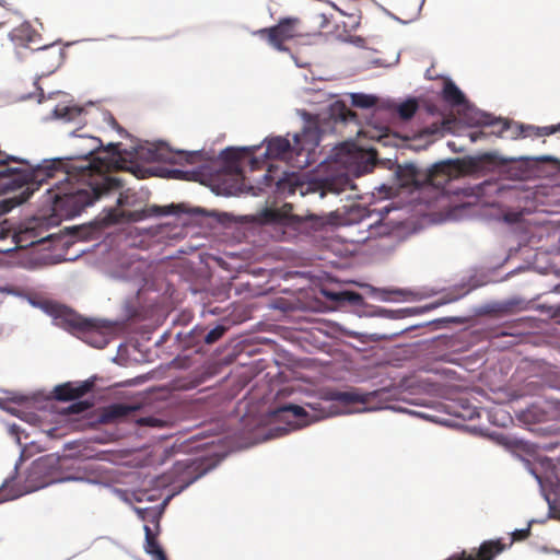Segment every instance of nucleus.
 <instances>
[{
  "mask_svg": "<svg viewBox=\"0 0 560 560\" xmlns=\"http://www.w3.org/2000/svg\"><path fill=\"white\" fill-rule=\"evenodd\" d=\"M2 24V21L0 20V25Z\"/></svg>",
  "mask_w": 560,
  "mask_h": 560,
  "instance_id": "37998d69",
  "label": "nucleus"
},
{
  "mask_svg": "<svg viewBox=\"0 0 560 560\" xmlns=\"http://www.w3.org/2000/svg\"><path fill=\"white\" fill-rule=\"evenodd\" d=\"M137 423L140 425H149L155 428H162L164 421L154 417H143L137 420Z\"/></svg>",
  "mask_w": 560,
  "mask_h": 560,
  "instance_id": "2f4dec72",
  "label": "nucleus"
},
{
  "mask_svg": "<svg viewBox=\"0 0 560 560\" xmlns=\"http://www.w3.org/2000/svg\"><path fill=\"white\" fill-rule=\"evenodd\" d=\"M418 109V102L415 98H410L399 104L397 113L401 119H410Z\"/></svg>",
  "mask_w": 560,
  "mask_h": 560,
  "instance_id": "4be33fe9",
  "label": "nucleus"
},
{
  "mask_svg": "<svg viewBox=\"0 0 560 560\" xmlns=\"http://www.w3.org/2000/svg\"><path fill=\"white\" fill-rule=\"evenodd\" d=\"M89 407L88 404H84V402H77V404H73L71 407H70V411L71 412H81L83 410H85L86 408Z\"/></svg>",
  "mask_w": 560,
  "mask_h": 560,
  "instance_id": "c9c22d12",
  "label": "nucleus"
},
{
  "mask_svg": "<svg viewBox=\"0 0 560 560\" xmlns=\"http://www.w3.org/2000/svg\"><path fill=\"white\" fill-rule=\"evenodd\" d=\"M56 113L58 116L62 117V118H66L68 120H72L74 119L75 117L80 116L82 114V108L80 107H77V106H73V107H68V106H65V107H58L56 109Z\"/></svg>",
  "mask_w": 560,
  "mask_h": 560,
  "instance_id": "c85d7f7f",
  "label": "nucleus"
},
{
  "mask_svg": "<svg viewBox=\"0 0 560 560\" xmlns=\"http://www.w3.org/2000/svg\"><path fill=\"white\" fill-rule=\"evenodd\" d=\"M398 177L402 186L420 189L424 187V170L413 164H407L398 171Z\"/></svg>",
  "mask_w": 560,
  "mask_h": 560,
  "instance_id": "f8f14e48",
  "label": "nucleus"
},
{
  "mask_svg": "<svg viewBox=\"0 0 560 560\" xmlns=\"http://www.w3.org/2000/svg\"><path fill=\"white\" fill-rule=\"evenodd\" d=\"M350 185V179L346 175L326 178L323 183V194H340Z\"/></svg>",
  "mask_w": 560,
  "mask_h": 560,
  "instance_id": "aec40b11",
  "label": "nucleus"
},
{
  "mask_svg": "<svg viewBox=\"0 0 560 560\" xmlns=\"http://www.w3.org/2000/svg\"><path fill=\"white\" fill-rule=\"evenodd\" d=\"M442 100L452 107H459L467 104L465 94L452 80H445L441 92Z\"/></svg>",
  "mask_w": 560,
  "mask_h": 560,
  "instance_id": "4468645a",
  "label": "nucleus"
},
{
  "mask_svg": "<svg viewBox=\"0 0 560 560\" xmlns=\"http://www.w3.org/2000/svg\"><path fill=\"white\" fill-rule=\"evenodd\" d=\"M392 234V228L382 221L371 224L368 238L384 237Z\"/></svg>",
  "mask_w": 560,
  "mask_h": 560,
  "instance_id": "b1692460",
  "label": "nucleus"
},
{
  "mask_svg": "<svg viewBox=\"0 0 560 560\" xmlns=\"http://www.w3.org/2000/svg\"><path fill=\"white\" fill-rule=\"evenodd\" d=\"M138 516L143 520L148 521L150 520L152 523H154L155 527L159 528V521H158V514L152 509H137Z\"/></svg>",
  "mask_w": 560,
  "mask_h": 560,
  "instance_id": "7c9ffc66",
  "label": "nucleus"
},
{
  "mask_svg": "<svg viewBox=\"0 0 560 560\" xmlns=\"http://www.w3.org/2000/svg\"><path fill=\"white\" fill-rule=\"evenodd\" d=\"M508 545L502 539H490L481 542L476 552H467L463 550L454 553L445 560H493L498 555L502 553Z\"/></svg>",
  "mask_w": 560,
  "mask_h": 560,
  "instance_id": "6e6552de",
  "label": "nucleus"
},
{
  "mask_svg": "<svg viewBox=\"0 0 560 560\" xmlns=\"http://www.w3.org/2000/svg\"><path fill=\"white\" fill-rule=\"evenodd\" d=\"M262 180L265 187H271L275 184L277 192L288 195H293L295 192L296 185L292 183L291 178L276 177L272 165H270L267 173L262 176Z\"/></svg>",
  "mask_w": 560,
  "mask_h": 560,
  "instance_id": "dca6fc26",
  "label": "nucleus"
},
{
  "mask_svg": "<svg viewBox=\"0 0 560 560\" xmlns=\"http://www.w3.org/2000/svg\"><path fill=\"white\" fill-rule=\"evenodd\" d=\"M300 23L301 21L298 18H284L277 25L261 28L257 34L262 38H267L269 44L276 49L285 50L283 44L301 35Z\"/></svg>",
  "mask_w": 560,
  "mask_h": 560,
  "instance_id": "39448f33",
  "label": "nucleus"
},
{
  "mask_svg": "<svg viewBox=\"0 0 560 560\" xmlns=\"http://www.w3.org/2000/svg\"><path fill=\"white\" fill-rule=\"evenodd\" d=\"M150 159L153 161H161V162H168V163H188L194 164L197 161L200 160V153L199 152H172L170 148L164 144L160 143L158 145H154V149L149 150Z\"/></svg>",
  "mask_w": 560,
  "mask_h": 560,
  "instance_id": "1a4fd4ad",
  "label": "nucleus"
},
{
  "mask_svg": "<svg viewBox=\"0 0 560 560\" xmlns=\"http://www.w3.org/2000/svg\"><path fill=\"white\" fill-rule=\"evenodd\" d=\"M529 535H530V527H527L524 529H517V530L513 532L512 541L510 542L509 546H511L514 540H524V539L528 538Z\"/></svg>",
  "mask_w": 560,
  "mask_h": 560,
  "instance_id": "473e14b6",
  "label": "nucleus"
},
{
  "mask_svg": "<svg viewBox=\"0 0 560 560\" xmlns=\"http://www.w3.org/2000/svg\"><path fill=\"white\" fill-rule=\"evenodd\" d=\"M57 469L58 459L54 455L42 456L32 464L27 480L34 489L44 488L54 482Z\"/></svg>",
  "mask_w": 560,
  "mask_h": 560,
  "instance_id": "423d86ee",
  "label": "nucleus"
},
{
  "mask_svg": "<svg viewBox=\"0 0 560 560\" xmlns=\"http://www.w3.org/2000/svg\"><path fill=\"white\" fill-rule=\"evenodd\" d=\"M497 163L494 153H482L476 156H467L462 160H448L434 164L431 168L424 170V187L431 186L444 190L446 185L462 175L472 174L481 171L486 165Z\"/></svg>",
  "mask_w": 560,
  "mask_h": 560,
  "instance_id": "f03ea898",
  "label": "nucleus"
},
{
  "mask_svg": "<svg viewBox=\"0 0 560 560\" xmlns=\"http://www.w3.org/2000/svg\"><path fill=\"white\" fill-rule=\"evenodd\" d=\"M491 125H493L494 127H498V130L497 131H493V133H497L498 136H502L504 133V131L508 130L509 128V122L506 120H497L495 122H492Z\"/></svg>",
  "mask_w": 560,
  "mask_h": 560,
  "instance_id": "f704fd0d",
  "label": "nucleus"
},
{
  "mask_svg": "<svg viewBox=\"0 0 560 560\" xmlns=\"http://www.w3.org/2000/svg\"><path fill=\"white\" fill-rule=\"evenodd\" d=\"M307 407L311 408L315 412L312 420H319V419L329 417L334 413L332 411L327 410L326 407H324L322 401L312 402V404L310 402V404H307Z\"/></svg>",
  "mask_w": 560,
  "mask_h": 560,
  "instance_id": "a878e982",
  "label": "nucleus"
},
{
  "mask_svg": "<svg viewBox=\"0 0 560 560\" xmlns=\"http://www.w3.org/2000/svg\"><path fill=\"white\" fill-rule=\"evenodd\" d=\"M486 137V132L485 131H474L470 133V140L472 142H476L478 141L479 139Z\"/></svg>",
  "mask_w": 560,
  "mask_h": 560,
  "instance_id": "e433bc0d",
  "label": "nucleus"
},
{
  "mask_svg": "<svg viewBox=\"0 0 560 560\" xmlns=\"http://www.w3.org/2000/svg\"><path fill=\"white\" fill-rule=\"evenodd\" d=\"M377 98L363 93L351 94V104L359 108H371L376 105Z\"/></svg>",
  "mask_w": 560,
  "mask_h": 560,
  "instance_id": "412c9836",
  "label": "nucleus"
},
{
  "mask_svg": "<svg viewBox=\"0 0 560 560\" xmlns=\"http://www.w3.org/2000/svg\"><path fill=\"white\" fill-rule=\"evenodd\" d=\"M440 132V127L436 125H433L432 127H429L424 130V133L427 135H435Z\"/></svg>",
  "mask_w": 560,
  "mask_h": 560,
  "instance_id": "4c0bfd02",
  "label": "nucleus"
},
{
  "mask_svg": "<svg viewBox=\"0 0 560 560\" xmlns=\"http://www.w3.org/2000/svg\"><path fill=\"white\" fill-rule=\"evenodd\" d=\"M10 497H8L7 494H4V490L3 489H0V503L9 500Z\"/></svg>",
  "mask_w": 560,
  "mask_h": 560,
  "instance_id": "ea45409f",
  "label": "nucleus"
},
{
  "mask_svg": "<svg viewBox=\"0 0 560 560\" xmlns=\"http://www.w3.org/2000/svg\"><path fill=\"white\" fill-rule=\"evenodd\" d=\"M52 59H54V61H58V59H59V52L58 51L54 52Z\"/></svg>",
  "mask_w": 560,
  "mask_h": 560,
  "instance_id": "a19ab883",
  "label": "nucleus"
},
{
  "mask_svg": "<svg viewBox=\"0 0 560 560\" xmlns=\"http://www.w3.org/2000/svg\"><path fill=\"white\" fill-rule=\"evenodd\" d=\"M335 300L347 301L352 304H359L362 301V295L353 291H343L331 296Z\"/></svg>",
  "mask_w": 560,
  "mask_h": 560,
  "instance_id": "bb28decb",
  "label": "nucleus"
},
{
  "mask_svg": "<svg viewBox=\"0 0 560 560\" xmlns=\"http://www.w3.org/2000/svg\"><path fill=\"white\" fill-rule=\"evenodd\" d=\"M285 413H291L292 417L296 419L306 418L308 416L303 407L292 404L284 405L276 411V415L279 418H282Z\"/></svg>",
  "mask_w": 560,
  "mask_h": 560,
  "instance_id": "5701e85b",
  "label": "nucleus"
},
{
  "mask_svg": "<svg viewBox=\"0 0 560 560\" xmlns=\"http://www.w3.org/2000/svg\"><path fill=\"white\" fill-rule=\"evenodd\" d=\"M9 38L15 49L25 48L38 52L37 58L39 61H44L46 59L45 54L55 48L54 44H44L42 34L28 22H24L14 27L9 33Z\"/></svg>",
  "mask_w": 560,
  "mask_h": 560,
  "instance_id": "20e7f679",
  "label": "nucleus"
},
{
  "mask_svg": "<svg viewBox=\"0 0 560 560\" xmlns=\"http://www.w3.org/2000/svg\"><path fill=\"white\" fill-rule=\"evenodd\" d=\"M173 177L175 178H184L185 172L180 170H174L172 171Z\"/></svg>",
  "mask_w": 560,
  "mask_h": 560,
  "instance_id": "58836bf2",
  "label": "nucleus"
},
{
  "mask_svg": "<svg viewBox=\"0 0 560 560\" xmlns=\"http://www.w3.org/2000/svg\"><path fill=\"white\" fill-rule=\"evenodd\" d=\"M198 469L199 465L194 460L178 462L174 466V472L176 475L187 476V479L183 478V481H185L186 486L190 485L192 481L203 475L205 471H198Z\"/></svg>",
  "mask_w": 560,
  "mask_h": 560,
  "instance_id": "a211bd4d",
  "label": "nucleus"
},
{
  "mask_svg": "<svg viewBox=\"0 0 560 560\" xmlns=\"http://www.w3.org/2000/svg\"><path fill=\"white\" fill-rule=\"evenodd\" d=\"M137 410L138 405L112 404L103 409L100 419L103 423H112L128 418Z\"/></svg>",
  "mask_w": 560,
  "mask_h": 560,
  "instance_id": "9b49d317",
  "label": "nucleus"
},
{
  "mask_svg": "<svg viewBox=\"0 0 560 560\" xmlns=\"http://www.w3.org/2000/svg\"><path fill=\"white\" fill-rule=\"evenodd\" d=\"M225 332L226 327L223 325H218L205 336V342L208 345H212L217 342L219 339H221Z\"/></svg>",
  "mask_w": 560,
  "mask_h": 560,
  "instance_id": "cd10ccee",
  "label": "nucleus"
},
{
  "mask_svg": "<svg viewBox=\"0 0 560 560\" xmlns=\"http://www.w3.org/2000/svg\"><path fill=\"white\" fill-rule=\"evenodd\" d=\"M281 219V214L276 210H266L264 212V221L268 223L279 222Z\"/></svg>",
  "mask_w": 560,
  "mask_h": 560,
  "instance_id": "72a5a7b5",
  "label": "nucleus"
},
{
  "mask_svg": "<svg viewBox=\"0 0 560 560\" xmlns=\"http://www.w3.org/2000/svg\"><path fill=\"white\" fill-rule=\"evenodd\" d=\"M550 404L545 401L544 404L535 402L530 405L526 410L522 412V419L527 423H540L550 420L549 417Z\"/></svg>",
  "mask_w": 560,
  "mask_h": 560,
  "instance_id": "2eb2a0df",
  "label": "nucleus"
},
{
  "mask_svg": "<svg viewBox=\"0 0 560 560\" xmlns=\"http://www.w3.org/2000/svg\"><path fill=\"white\" fill-rule=\"evenodd\" d=\"M145 544L144 550L148 555L152 556L153 560H167V557L159 545L156 539V533L149 525H144Z\"/></svg>",
  "mask_w": 560,
  "mask_h": 560,
  "instance_id": "f3484780",
  "label": "nucleus"
},
{
  "mask_svg": "<svg viewBox=\"0 0 560 560\" xmlns=\"http://www.w3.org/2000/svg\"><path fill=\"white\" fill-rule=\"evenodd\" d=\"M330 116L335 120L343 122L355 121L357 113L349 108L343 102H335L330 107Z\"/></svg>",
  "mask_w": 560,
  "mask_h": 560,
  "instance_id": "6ab92c4d",
  "label": "nucleus"
},
{
  "mask_svg": "<svg viewBox=\"0 0 560 560\" xmlns=\"http://www.w3.org/2000/svg\"><path fill=\"white\" fill-rule=\"evenodd\" d=\"M526 129L532 131V135H534V136L545 137V136L553 135L558 130H560V124L557 126H546V127L528 126ZM528 136H530V133H528Z\"/></svg>",
  "mask_w": 560,
  "mask_h": 560,
  "instance_id": "393cba45",
  "label": "nucleus"
},
{
  "mask_svg": "<svg viewBox=\"0 0 560 560\" xmlns=\"http://www.w3.org/2000/svg\"><path fill=\"white\" fill-rule=\"evenodd\" d=\"M54 316L57 324L71 331H91L95 324L92 319H88L75 313L74 311L62 306L56 305L54 307Z\"/></svg>",
  "mask_w": 560,
  "mask_h": 560,
  "instance_id": "0eeeda50",
  "label": "nucleus"
},
{
  "mask_svg": "<svg viewBox=\"0 0 560 560\" xmlns=\"http://www.w3.org/2000/svg\"><path fill=\"white\" fill-rule=\"evenodd\" d=\"M371 394H359L354 390L349 392H340V390H331L327 392L324 396V400L327 401H338L343 405H351L355 402L368 404L370 400Z\"/></svg>",
  "mask_w": 560,
  "mask_h": 560,
  "instance_id": "ddd939ff",
  "label": "nucleus"
},
{
  "mask_svg": "<svg viewBox=\"0 0 560 560\" xmlns=\"http://www.w3.org/2000/svg\"><path fill=\"white\" fill-rule=\"evenodd\" d=\"M93 386L94 383L91 381L81 383L68 382L56 386L54 389V395L55 398L59 401H69L81 398L90 390H92Z\"/></svg>",
  "mask_w": 560,
  "mask_h": 560,
  "instance_id": "9d476101",
  "label": "nucleus"
},
{
  "mask_svg": "<svg viewBox=\"0 0 560 560\" xmlns=\"http://www.w3.org/2000/svg\"><path fill=\"white\" fill-rule=\"evenodd\" d=\"M119 147H104L98 138L80 136L74 154L36 167L0 151V195L21 188L15 199L22 203L48 179L59 178L47 189L54 211L66 218L77 217L95 200L122 187L119 178L108 175L120 167Z\"/></svg>",
  "mask_w": 560,
  "mask_h": 560,
  "instance_id": "f257e3e1",
  "label": "nucleus"
},
{
  "mask_svg": "<svg viewBox=\"0 0 560 560\" xmlns=\"http://www.w3.org/2000/svg\"><path fill=\"white\" fill-rule=\"evenodd\" d=\"M319 144V133L316 128H307L302 133L294 136V144L282 137L272 138L268 141L266 155L268 159L289 160L293 152L296 156L304 159L298 161L299 167H305L310 164V154Z\"/></svg>",
  "mask_w": 560,
  "mask_h": 560,
  "instance_id": "7ed1b4c3",
  "label": "nucleus"
},
{
  "mask_svg": "<svg viewBox=\"0 0 560 560\" xmlns=\"http://www.w3.org/2000/svg\"><path fill=\"white\" fill-rule=\"evenodd\" d=\"M221 156L222 159L228 162V163H231V164H234V163H237L241 158H242V152L240 150H236V149H225L222 153H221Z\"/></svg>",
  "mask_w": 560,
  "mask_h": 560,
  "instance_id": "c756f323",
  "label": "nucleus"
},
{
  "mask_svg": "<svg viewBox=\"0 0 560 560\" xmlns=\"http://www.w3.org/2000/svg\"><path fill=\"white\" fill-rule=\"evenodd\" d=\"M441 303H436V304H433L430 308L432 307H436L438 305H440Z\"/></svg>",
  "mask_w": 560,
  "mask_h": 560,
  "instance_id": "79ce46f5",
  "label": "nucleus"
}]
</instances>
